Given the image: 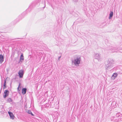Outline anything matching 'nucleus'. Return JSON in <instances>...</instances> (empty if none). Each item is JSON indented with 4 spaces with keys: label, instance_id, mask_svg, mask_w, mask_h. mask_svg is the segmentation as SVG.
Here are the masks:
<instances>
[{
    "label": "nucleus",
    "instance_id": "f257e3e1",
    "mask_svg": "<svg viewBox=\"0 0 122 122\" xmlns=\"http://www.w3.org/2000/svg\"><path fill=\"white\" fill-rule=\"evenodd\" d=\"M107 64L106 65L105 68L106 69L110 70L111 69L115 63V61L111 59H109L107 61Z\"/></svg>",
    "mask_w": 122,
    "mask_h": 122
},
{
    "label": "nucleus",
    "instance_id": "f03ea898",
    "mask_svg": "<svg viewBox=\"0 0 122 122\" xmlns=\"http://www.w3.org/2000/svg\"><path fill=\"white\" fill-rule=\"evenodd\" d=\"M81 61V59L80 57H77L74 59V60L72 61V63H74L75 66H78L80 64V61Z\"/></svg>",
    "mask_w": 122,
    "mask_h": 122
},
{
    "label": "nucleus",
    "instance_id": "7ed1b4c3",
    "mask_svg": "<svg viewBox=\"0 0 122 122\" xmlns=\"http://www.w3.org/2000/svg\"><path fill=\"white\" fill-rule=\"evenodd\" d=\"M108 49L109 51H110L111 52H117L119 50L117 46H109Z\"/></svg>",
    "mask_w": 122,
    "mask_h": 122
},
{
    "label": "nucleus",
    "instance_id": "20e7f679",
    "mask_svg": "<svg viewBox=\"0 0 122 122\" xmlns=\"http://www.w3.org/2000/svg\"><path fill=\"white\" fill-rule=\"evenodd\" d=\"M9 92L8 90H5L3 94V97L4 98H5L9 95Z\"/></svg>",
    "mask_w": 122,
    "mask_h": 122
},
{
    "label": "nucleus",
    "instance_id": "39448f33",
    "mask_svg": "<svg viewBox=\"0 0 122 122\" xmlns=\"http://www.w3.org/2000/svg\"><path fill=\"white\" fill-rule=\"evenodd\" d=\"M94 56L95 59L99 60L100 58V55L97 53H95Z\"/></svg>",
    "mask_w": 122,
    "mask_h": 122
},
{
    "label": "nucleus",
    "instance_id": "423d86ee",
    "mask_svg": "<svg viewBox=\"0 0 122 122\" xmlns=\"http://www.w3.org/2000/svg\"><path fill=\"white\" fill-rule=\"evenodd\" d=\"M8 113L10 116V118L13 120L15 116L12 113L10 112H8Z\"/></svg>",
    "mask_w": 122,
    "mask_h": 122
},
{
    "label": "nucleus",
    "instance_id": "0eeeda50",
    "mask_svg": "<svg viewBox=\"0 0 122 122\" xmlns=\"http://www.w3.org/2000/svg\"><path fill=\"white\" fill-rule=\"evenodd\" d=\"M4 57L3 56L1 55L0 54V63L1 64L2 62L4 61Z\"/></svg>",
    "mask_w": 122,
    "mask_h": 122
},
{
    "label": "nucleus",
    "instance_id": "6e6552de",
    "mask_svg": "<svg viewBox=\"0 0 122 122\" xmlns=\"http://www.w3.org/2000/svg\"><path fill=\"white\" fill-rule=\"evenodd\" d=\"M24 73V71L22 70H20L18 72V74L19 76H23Z\"/></svg>",
    "mask_w": 122,
    "mask_h": 122
},
{
    "label": "nucleus",
    "instance_id": "1a4fd4ad",
    "mask_svg": "<svg viewBox=\"0 0 122 122\" xmlns=\"http://www.w3.org/2000/svg\"><path fill=\"white\" fill-rule=\"evenodd\" d=\"M24 60V57L23 54H21L20 59V61L22 62Z\"/></svg>",
    "mask_w": 122,
    "mask_h": 122
},
{
    "label": "nucleus",
    "instance_id": "9d476101",
    "mask_svg": "<svg viewBox=\"0 0 122 122\" xmlns=\"http://www.w3.org/2000/svg\"><path fill=\"white\" fill-rule=\"evenodd\" d=\"M44 55L42 52H41V51H39V58L41 59V58Z\"/></svg>",
    "mask_w": 122,
    "mask_h": 122
},
{
    "label": "nucleus",
    "instance_id": "9b49d317",
    "mask_svg": "<svg viewBox=\"0 0 122 122\" xmlns=\"http://www.w3.org/2000/svg\"><path fill=\"white\" fill-rule=\"evenodd\" d=\"M27 89L26 88H24L22 89V93L23 94H25L26 92Z\"/></svg>",
    "mask_w": 122,
    "mask_h": 122
},
{
    "label": "nucleus",
    "instance_id": "f8f14e48",
    "mask_svg": "<svg viewBox=\"0 0 122 122\" xmlns=\"http://www.w3.org/2000/svg\"><path fill=\"white\" fill-rule=\"evenodd\" d=\"M113 15V13L112 11H111L109 14V19H111L112 18Z\"/></svg>",
    "mask_w": 122,
    "mask_h": 122
},
{
    "label": "nucleus",
    "instance_id": "ddd939ff",
    "mask_svg": "<svg viewBox=\"0 0 122 122\" xmlns=\"http://www.w3.org/2000/svg\"><path fill=\"white\" fill-rule=\"evenodd\" d=\"M6 101L7 102H12V100L11 98H9L7 99Z\"/></svg>",
    "mask_w": 122,
    "mask_h": 122
},
{
    "label": "nucleus",
    "instance_id": "4468645a",
    "mask_svg": "<svg viewBox=\"0 0 122 122\" xmlns=\"http://www.w3.org/2000/svg\"><path fill=\"white\" fill-rule=\"evenodd\" d=\"M6 80H5L4 81V84L3 85V86H4L3 87V89H4L6 88V86H5L6 85Z\"/></svg>",
    "mask_w": 122,
    "mask_h": 122
},
{
    "label": "nucleus",
    "instance_id": "2eb2a0df",
    "mask_svg": "<svg viewBox=\"0 0 122 122\" xmlns=\"http://www.w3.org/2000/svg\"><path fill=\"white\" fill-rule=\"evenodd\" d=\"M27 112L28 113L31 114V115H32V116H34L33 114L31 112V111L30 110H28L27 111Z\"/></svg>",
    "mask_w": 122,
    "mask_h": 122
},
{
    "label": "nucleus",
    "instance_id": "dca6fc26",
    "mask_svg": "<svg viewBox=\"0 0 122 122\" xmlns=\"http://www.w3.org/2000/svg\"><path fill=\"white\" fill-rule=\"evenodd\" d=\"M78 20L77 21L79 22H81L83 21L82 19L81 18L78 19Z\"/></svg>",
    "mask_w": 122,
    "mask_h": 122
},
{
    "label": "nucleus",
    "instance_id": "f3484780",
    "mask_svg": "<svg viewBox=\"0 0 122 122\" xmlns=\"http://www.w3.org/2000/svg\"><path fill=\"white\" fill-rule=\"evenodd\" d=\"M118 73H115L113 74L112 76H117L118 75Z\"/></svg>",
    "mask_w": 122,
    "mask_h": 122
},
{
    "label": "nucleus",
    "instance_id": "a211bd4d",
    "mask_svg": "<svg viewBox=\"0 0 122 122\" xmlns=\"http://www.w3.org/2000/svg\"><path fill=\"white\" fill-rule=\"evenodd\" d=\"M20 83H19V86H18V90H19V91H20V89H19V87H20Z\"/></svg>",
    "mask_w": 122,
    "mask_h": 122
},
{
    "label": "nucleus",
    "instance_id": "6ab92c4d",
    "mask_svg": "<svg viewBox=\"0 0 122 122\" xmlns=\"http://www.w3.org/2000/svg\"><path fill=\"white\" fill-rule=\"evenodd\" d=\"M110 76V75H106V76Z\"/></svg>",
    "mask_w": 122,
    "mask_h": 122
},
{
    "label": "nucleus",
    "instance_id": "aec40b11",
    "mask_svg": "<svg viewBox=\"0 0 122 122\" xmlns=\"http://www.w3.org/2000/svg\"><path fill=\"white\" fill-rule=\"evenodd\" d=\"M61 57V56H60L59 57L58 59H59Z\"/></svg>",
    "mask_w": 122,
    "mask_h": 122
},
{
    "label": "nucleus",
    "instance_id": "412c9836",
    "mask_svg": "<svg viewBox=\"0 0 122 122\" xmlns=\"http://www.w3.org/2000/svg\"><path fill=\"white\" fill-rule=\"evenodd\" d=\"M9 79V78H8V77H7V79Z\"/></svg>",
    "mask_w": 122,
    "mask_h": 122
},
{
    "label": "nucleus",
    "instance_id": "4be33fe9",
    "mask_svg": "<svg viewBox=\"0 0 122 122\" xmlns=\"http://www.w3.org/2000/svg\"><path fill=\"white\" fill-rule=\"evenodd\" d=\"M20 78H21V77H21V76H20Z\"/></svg>",
    "mask_w": 122,
    "mask_h": 122
}]
</instances>
